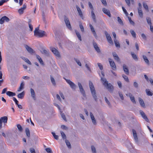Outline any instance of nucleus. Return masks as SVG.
I'll use <instances>...</instances> for the list:
<instances>
[{
	"label": "nucleus",
	"mask_w": 153,
	"mask_h": 153,
	"mask_svg": "<svg viewBox=\"0 0 153 153\" xmlns=\"http://www.w3.org/2000/svg\"><path fill=\"white\" fill-rule=\"evenodd\" d=\"M143 58L145 62L148 65H149V63L148 59L147 57L144 55L143 56Z\"/></svg>",
	"instance_id": "72a5a7b5"
},
{
	"label": "nucleus",
	"mask_w": 153,
	"mask_h": 153,
	"mask_svg": "<svg viewBox=\"0 0 153 153\" xmlns=\"http://www.w3.org/2000/svg\"><path fill=\"white\" fill-rule=\"evenodd\" d=\"M74 60L79 66H81V64L79 60L74 58Z\"/></svg>",
	"instance_id": "5fc2aeb1"
},
{
	"label": "nucleus",
	"mask_w": 153,
	"mask_h": 153,
	"mask_svg": "<svg viewBox=\"0 0 153 153\" xmlns=\"http://www.w3.org/2000/svg\"><path fill=\"white\" fill-rule=\"evenodd\" d=\"M112 54L114 57V59L115 60L118 62L120 61V59L116 52H113Z\"/></svg>",
	"instance_id": "aec40b11"
},
{
	"label": "nucleus",
	"mask_w": 153,
	"mask_h": 153,
	"mask_svg": "<svg viewBox=\"0 0 153 153\" xmlns=\"http://www.w3.org/2000/svg\"><path fill=\"white\" fill-rule=\"evenodd\" d=\"M7 117L6 116H4L2 117H1L0 119V120H1V122L2 123L3 122L4 123H7Z\"/></svg>",
	"instance_id": "412c9836"
},
{
	"label": "nucleus",
	"mask_w": 153,
	"mask_h": 153,
	"mask_svg": "<svg viewBox=\"0 0 153 153\" xmlns=\"http://www.w3.org/2000/svg\"><path fill=\"white\" fill-rule=\"evenodd\" d=\"M105 34L108 42L110 44H113V42L110 34H109L106 31H105Z\"/></svg>",
	"instance_id": "1a4fd4ad"
},
{
	"label": "nucleus",
	"mask_w": 153,
	"mask_h": 153,
	"mask_svg": "<svg viewBox=\"0 0 153 153\" xmlns=\"http://www.w3.org/2000/svg\"><path fill=\"white\" fill-rule=\"evenodd\" d=\"M64 79L66 80V82L70 86V87L71 88L74 90L75 89L76 87V86L74 83L71 82L69 79H67L65 78H64Z\"/></svg>",
	"instance_id": "39448f33"
},
{
	"label": "nucleus",
	"mask_w": 153,
	"mask_h": 153,
	"mask_svg": "<svg viewBox=\"0 0 153 153\" xmlns=\"http://www.w3.org/2000/svg\"><path fill=\"white\" fill-rule=\"evenodd\" d=\"M76 8L77 9V11H78V13H79V16H80L81 18L82 19H84V17H83V16L82 13V11L80 9L77 5L76 6Z\"/></svg>",
	"instance_id": "ddd939ff"
},
{
	"label": "nucleus",
	"mask_w": 153,
	"mask_h": 153,
	"mask_svg": "<svg viewBox=\"0 0 153 153\" xmlns=\"http://www.w3.org/2000/svg\"><path fill=\"white\" fill-rule=\"evenodd\" d=\"M13 100L15 102L16 104L17 105H18L19 103L18 101L17 100L16 98L15 97H13Z\"/></svg>",
	"instance_id": "338daca9"
},
{
	"label": "nucleus",
	"mask_w": 153,
	"mask_h": 153,
	"mask_svg": "<svg viewBox=\"0 0 153 153\" xmlns=\"http://www.w3.org/2000/svg\"><path fill=\"white\" fill-rule=\"evenodd\" d=\"M3 17V18H4V21H5L6 22H8L9 21V20H10L7 17L5 16H4Z\"/></svg>",
	"instance_id": "6e6d98bb"
},
{
	"label": "nucleus",
	"mask_w": 153,
	"mask_h": 153,
	"mask_svg": "<svg viewBox=\"0 0 153 153\" xmlns=\"http://www.w3.org/2000/svg\"><path fill=\"white\" fill-rule=\"evenodd\" d=\"M105 100L106 102L107 103L108 105L109 106H110L111 105L110 102L108 100L107 98L106 97H105Z\"/></svg>",
	"instance_id": "69168bd1"
},
{
	"label": "nucleus",
	"mask_w": 153,
	"mask_h": 153,
	"mask_svg": "<svg viewBox=\"0 0 153 153\" xmlns=\"http://www.w3.org/2000/svg\"><path fill=\"white\" fill-rule=\"evenodd\" d=\"M25 132L27 136L28 137H30V131L29 129L28 128H25Z\"/></svg>",
	"instance_id": "cd10ccee"
},
{
	"label": "nucleus",
	"mask_w": 153,
	"mask_h": 153,
	"mask_svg": "<svg viewBox=\"0 0 153 153\" xmlns=\"http://www.w3.org/2000/svg\"><path fill=\"white\" fill-rule=\"evenodd\" d=\"M89 26L94 36L97 39V36L94 28L92 25L91 24L89 25Z\"/></svg>",
	"instance_id": "9d476101"
},
{
	"label": "nucleus",
	"mask_w": 153,
	"mask_h": 153,
	"mask_svg": "<svg viewBox=\"0 0 153 153\" xmlns=\"http://www.w3.org/2000/svg\"><path fill=\"white\" fill-rule=\"evenodd\" d=\"M31 21V20H29V22H28V25H29V27L30 28V30L31 31H32L33 30V27L32 25L30 24Z\"/></svg>",
	"instance_id": "de8ad7c7"
},
{
	"label": "nucleus",
	"mask_w": 153,
	"mask_h": 153,
	"mask_svg": "<svg viewBox=\"0 0 153 153\" xmlns=\"http://www.w3.org/2000/svg\"><path fill=\"white\" fill-rule=\"evenodd\" d=\"M128 18L130 23L132 25H134V23L131 20V18L129 17H128Z\"/></svg>",
	"instance_id": "e2e57ef3"
},
{
	"label": "nucleus",
	"mask_w": 153,
	"mask_h": 153,
	"mask_svg": "<svg viewBox=\"0 0 153 153\" xmlns=\"http://www.w3.org/2000/svg\"><path fill=\"white\" fill-rule=\"evenodd\" d=\"M30 151L31 153H36L34 149L33 148H30Z\"/></svg>",
	"instance_id": "680f3d73"
},
{
	"label": "nucleus",
	"mask_w": 153,
	"mask_h": 153,
	"mask_svg": "<svg viewBox=\"0 0 153 153\" xmlns=\"http://www.w3.org/2000/svg\"><path fill=\"white\" fill-rule=\"evenodd\" d=\"M123 70L125 73L127 74H129V70L127 66L125 64L123 65Z\"/></svg>",
	"instance_id": "4be33fe9"
},
{
	"label": "nucleus",
	"mask_w": 153,
	"mask_h": 153,
	"mask_svg": "<svg viewBox=\"0 0 153 153\" xmlns=\"http://www.w3.org/2000/svg\"><path fill=\"white\" fill-rule=\"evenodd\" d=\"M93 45L94 46V47L96 50V51L98 52V53H100V50L99 48V47L98 46V45L97 43L95 42L94 41H93Z\"/></svg>",
	"instance_id": "9b49d317"
},
{
	"label": "nucleus",
	"mask_w": 153,
	"mask_h": 153,
	"mask_svg": "<svg viewBox=\"0 0 153 153\" xmlns=\"http://www.w3.org/2000/svg\"><path fill=\"white\" fill-rule=\"evenodd\" d=\"M146 92L147 95L148 96H152L153 95V93L149 89H146Z\"/></svg>",
	"instance_id": "c756f323"
},
{
	"label": "nucleus",
	"mask_w": 153,
	"mask_h": 153,
	"mask_svg": "<svg viewBox=\"0 0 153 153\" xmlns=\"http://www.w3.org/2000/svg\"><path fill=\"white\" fill-rule=\"evenodd\" d=\"M52 134L54 137V138L56 140H58L59 139V137L58 135H56L55 133L52 132Z\"/></svg>",
	"instance_id": "603ef678"
},
{
	"label": "nucleus",
	"mask_w": 153,
	"mask_h": 153,
	"mask_svg": "<svg viewBox=\"0 0 153 153\" xmlns=\"http://www.w3.org/2000/svg\"><path fill=\"white\" fill-rule=\"evenodd\" d=\"M25 95V93L24 91H23L21 93L18 94L17 95V97L19 98L22 99L23 98Z\"/></svg>",
	"instance_id": "7c9ffc66"
},
{
	"label": "nucleus",
	"mask_w": 153,
	"mask_h": 153,
	"mask_svg": "<svg viewBox=\"0 0 153 153\" xmlns=\"http://www.w3.org/2000/svg\"><path fill=\"white\" fill-rule=\"evenodd\" d=\"M143 6L144 8L146 9V10L148 11V7L147 4L145 3L144 2L143 3Z\"/></svg>",
	"instance_id": "3c124183"
},
{
	"label": "nucleus",
	"mask_w": 153,
	"mask_h": 153,
	"mask_svg": "<svg viewBox=\"0 0 153 153\" xmlns=\"http://www.w3.org/2000/svg\"><path fill=\"white\" fill-rule=\"evenodd\" d=\"M90 117L91 119L92 120V123L94 125H96L97 124L96 120L94 117V116L92 113L91 112L90 113Z\"/></svg>",
	"instance_id": "5701e85b"
},
{
	"label": "nucleus",
	"mask_w": 153,
	"mask_h": 153,
	"mask_svg": "<svg viewBox=\"0 0 153 153\" xmlns=\"http://www.w3.org/2000/svg\"><path fill=\"white\" fill-rule=\"evenodd\" d=\"M102 10L109 17H111V14L110 12L108 10L105 8H102Z\"/></svg>",
	"instance_id": "6ab92c4d"
},
{
	"label": "nucleus",
	"mask_w": 153,
	"mask_h": 153,
	"mask_svg": "<svg viewBox=\"0 0 153 153\" xmlns=\"http://www.w3.org/2000/svg\"><path fill=\"white\" fill-rule=\"evenodd\" d=\"M130 32L133 37L134 38H136V34L135 32L133 30H130Z\"/></svg>",
	"instance_id": "79ce46f5"
},
{
	"label": "nucleus",
	"mask_w": 153,
	"mask_h": 153,
	"mask_svg": "<svg viewBox=\"0 0 153 153\" xmlns=\"http://www.w3.org/2000/svg\"><path fill=\"white\" fill-rule=\"evenodd\" d=\"M117 21L119 23L120 25H123V23L122 20L119 17H117Z\"/></svg>",
	"instance_id": "37998d69"
},
{
	"label": "nucleus",
	"mask_w": 153,
	"mask_h": 153,
	"mask_svg": "<svg viewBox=\"0 0 153 153\" xmlns=\"http://www.w3.org/2000/svg\"><path fill=\"white\" fill-rule=\"evenodd\" d=\"M146 20L148 24L149 25H152V24L151 19L149 17H147L146 18Z\"/></svg>",
	"instance_id": "8fccbe9b"
},
{
	"label": "nucleus",
	"mask_w": 153,
	"mask_h": 153,
	"mask_svg": "<svg viewBox=\"0 0 153 153\" xmlns=\"http://www.w3.org/2000/svg\"><path fill=\"white\" fill-rule=\"evenodd\" d=\"M30 93L31 95V96L33 98V99L34 100H36V94L35 92V91L32 88H31L30 89Z\"/></svg>",
	"instance_id": "a211bd4d"
},
{
	"label": "nucleus",
	"mask_w": 153,
	"mask_h": 153,
	"mask_svg": "<svg viewBox=\"0 0 153 153\" xmlns=\"http://www.w3.org/2000/svg\"><path fill=\"white\" fill-rule=\"evenodd\" d=\"M60 133L62 138L63 139H66V137L64 133L62 131H60Z\"/></svg>",
	"instance_id": "49530a36"
},
{
	"label": "nucleus",
	"mask_w": 153,
	"mask_h": 153,
	"mask_svg": "<svg viewBox=\"0 0 153 153\" xmlns=\"http://www.w3.org/2000/svg\"><path fill=\"white\" fill-rule=\"evenodd\" d=\"M34 33L35 36H38L39 37H42L45 35V32L42 30H39L38 27L35 28Z\"/></svg>",
	"instance_id": "7ed1b4c3"
},
{
	"label": "nucleus",
	"mask_w": 153,
	"mask_h": 153,
	"mask_svg": "<svg viewBox=\"0 0 153 153\" xmlns=\"http://www.w3.org/2000/svg\"><path fill=\"white\" fill-rule=\"evenodd\" d=\"M127 96H129L131 102L134 103H136V101L134 96L131 93H129L128 94L126 95Z\"/></svg>",
	"instance_id": "f3484780"
},
{
	"label": "nucleus",
	"mask_w": 153,
	"mask_h": 153,
	"mask_svg": "<svg viewBox=\"0 0 153 153\" xmlns=\"http://www.w3.org/2000/svg\"><path fill=\"white\" fill-rule=\"evenodd\" d=\"M24 84L23 82H22L20 84V86L17 90L18 91H20L24 88Z\"/></svg>",
	"instance_id": "c9c22d12"
},
{
	"label": "nucleus",
	"mask_w": 153,
	"mask_h": 153,
	"mask_svg": "<svg viewBox=\"0 0 153 153\" xmlns=\"http://www.w3.org/2000/svg\"><path fill=\"white\" fill-rule=\"evenodd\" d=\"M122 76L126 81L128 82H129V79L127 76L125 74H123Z\"/></svg>",
	"instance_id": "09e8293b"
},
{
	"label": "nucleus",
	"mask_w": 153,
	"mask_h": 153,
	"mask_svg": "<svg viewBox=\"0 0 153 153\" xmlns=\"http://www.w3.org/2000/svg\"><path fill=\"white\" fill-rule=\"evenodd\" d=\"M101 80L103 82L104 86L108 90L110 93H112L113 91L114 86L110 83H108V81L107 79L101 77Z\"/></svg>",
	"instance_id": "f257e3e1"
},
{
	"label": "nucleus",
	"mask_w": 153,
	"mask_h": 153,
	"mask_svg": "<svg viewBox=\"0 0 153 153\" xmlns=\"http://www.w3.org/2000/svg\"><path fill=\"white\" fill-rule=\"evenodd\" d=\"M25 47L27 51L30 53H33L34 52V51L28 45H25Z\"/></svg>",
	"instance_id": "dca6fc26"
},
{
	"label": "nucleus",
	"mask_w": 153,
	"mask_h": 153,
	"mask_svg": "<svg viewBox=\"0 0 153 153\" xmlns=\"http://www.w3.org/2000/svg\"><path fill=\"white\" fill-rule=\"evenodd\" d=\"M75 33L76 34V35H77V37L80 40V41L82 40V39L81 36V35H80L78 31H77L76 30H75Z\"/></svg>",
	"instance_id": "f704fd0d"
},
{
	"label": "nucleus",
	"mask_w": 153,
	"mask_h": 153,
	"mask_svg": "<svg viewBox=\"0 0 153 153\" xmlns=\"http://www.w3.org/2000/svg\"><path fill=\"white\" fill-rule=\"evenodd\" d=\"M91 16L92 19H93L94 22L96 23L97 20L96 19V16L95 14L93 11V10H91Z\"/></svg>",
	"instance_id": "393cba45"
},
{
	"label": "nucleus",
	"mask_w": 153,
	"mask_h": 153,
	"mask_svg": "<svg viewBox=\"0 0 153 153\" xmlns=\"http://www.w3.org/2000/svg\"><path fill=\"white\" fill-rule=\"evenodd\" d=\"M26 4H24L23 5V7H21L18 10V12L20 14H22L23 13L24 10L26 9Z\"/></svg>",
	"instance_id": "2eb2a0df"
},
{
	"label": "nucleus",
	"mask_w": 153,
	"mask_h": 153,
	"mask_svg": "<svg viewBox=\"0 0 153 153\" xmlns=\"http://www.w3.org/2000/svg\"><path fill=\"white\" fill-rule=\"evenodd\" d=\"M17 127L19 130V131L21 132H22V131H23V128L22 127V126L19 124H17Z\"/></svg>",
	"instance_id": "c03bdc74"
},
{
	"label": "nucleus",
	"mask_w": 153,
	"mask_h": 153,
	"mask_svg": "<svg viewBox=\"0 0 153 153\" xmlns=\"http://www.w3.org/2000/svg\"><path fill=\"white\" fill-rule=\"evenodd\" d=\"M89 83L90 88L92 96L95 100L97 102V98L96 95V91L95 90L93 84L92 82L90 81H89Z\"/></svg>",
	"instance_id": "f03ea898"
},
{
	"label": "nucleus",
	"mask_w": 153,
	"mask_h": 153,
	"mask_svg": "<svg viewBox=\"0 0 153 153\" xmlns=\"http://www.w3.org/2000/svg\"><path fill=\"white\" fill-rule=\"evenodd\" d=\"M36 58L38 60H39V62L40 63V64L43 65H44V62L41 58V57L38 55H36Z\"/></svg>",
	"instance_id": "a878e982"
},
{
	"label": "nucleus",
	"mask_w": 153,
	"mask_h": 153,
	"mask_svg": "<svg viewBox=\"0 0 153 153\" xmlns=\"http://www.w3.org/2000/svg\"><path fill=\"white\" fill-rule=\"evenodd\" d=\"M79 25L81 31L82 32H84V28L81 22H79Z\"/></svg>",
	"instance_id": "4c0bfd02"
},
{
	"label": "nucleus",
	"mask_w": 153,
	"mask_h": 153,
	"mask_svg": "<svg viewBox=\"0 0 153 153\" xmlns=\"http://www.w3.org/2000/svg\"><path fill=\"white\" fill-rule=\"evenodd\" d=\"M78 85L81 93L83 97L86 99V95L85 94V92L80 82H78Z\"/></svg>",
	"instance_id": "423d86ee"
},
{
	"label": "nucleus",
	"mask_w": 153,
	"mask_h": 153,
	"mask_svg": "<svg viewBox=\"0 0 153 153\" xmlns=\"http://www.w3.org/2000/svg\"><path fill=\"white\" fill-rule=\"evenodd\" d=\"M108 60L112 69L113 70H116V67L114 62L112 59L110 58L108 59Z\"/></svg>",
	"instance_id": "0eeeda50"
},
{
	"label": "nucleus",
	"mask_w": 153,
	"mask_h": 153,
	"mask_svg": "<svg viewBox=\"0 0 153 153\" xmlns=\"http://www.w3.org/2000/svg\"><path fill=\"white\" fill-rule=\"evenodd\" d=\"M114 42L115 44L116 47L117 48H120V43L116 39H114Z\"/></svg>",
	"instance_id": "473e14b6"
},
{
	"label": "nucleus",
	"mask_w": 153,
	"mask_h": 153,
	"mask_svg": "<svg viewBox=\"0 0 153 153\" xmlns=\"http://www.w3.org/2000/svg\"><path fill=\"white\" fill-rule=\"evenodd\" d=\"M139 101V102L140 103V105L141 107L143 108H145V105L143 99H142L141 98L139 97L138 98Z\"/></svg>",
	"instance_id": "b1692460"
},
{
	"label": "nucleus",
	"mask_w": 153,
	"mask_h": 153,
	"mask_svg": "<svg viewBox=\"0 0 153 153\" xmlns=\"http://www.w3.org/2000/svg\"><path fill=\"white\" fill-rule=\"evenodd\" d=\"M138 12L139 13V16L141 18H143V13L142 12V11L141 9H138Z\"/></svg>",
	"instance_id": "58836bf2"
},
{
	"label": "nucleus",
	"mask_w": 153,
	"mask_h": 153,
	"mask_svg": "<svg viewBox=\"0 0 153 153\" xmlns=\"http://www.w3.org/2000/svg\"><path fill=\"white\" fill-rule=\"evenodd\" d=\"M131 54L133 58L135 61H137L138 60V58L135 54H134L133 53L131 52Z\"/></svg>",
	"instance_id": "2f4dec72"
},
{
	"label": "nucleus",
	"mask_w": 153,
	"mask_h": 153,
	"mask_svg": "<svg viewBox=\"0 0 153 153\" xmlns=\"http://www.w3.org/2000/svg\"><path fill=\"white\" fill-rule=\"evenodd\" d=\"M132 131L134 140L135 141V142L137 143H138V138L137 136L136 132L135 130L133 129L132 130Z\"/></svg>",
	"instance_id": "f8f14e48"
},
{
	"label": "nucleus",
	"mask_w": 153,
	"mask_h": 153,
	"mask_svg": "<svg viewBox=\"0 0 153 153\" xmlns=\"http://www.w3.org/2000/svg\"><path fill=\"white\" fill-rule=\"evenodd\" d=\"M91 148L93 153H97L96 148L94 146H91Z\"/></svg>",
	"instance_id": "a18cd8bd"
},
{
	"label": "nucleus",
	"mask_w": 153,
	"mask_h": 153,
	"mask_svg": "<svg viewBox=\"0 0 153 153\" xmlns=\"http://www.w3.org/2000/svg\"><path fill=\"white\" fill-rule=\"evenodd\" d=\"M64 20L66 26L67 28H68L69 30H71L72 29V28L70 21L69 20L68 18L65 16V17L64 18Z\"/></svg>",
	"instance_id": "6e6552de"
},
{
	"label": "nucleus",
	"mask_w": 153,
	"mask_h": 153,
	"mask_svg": "<svg viewBox=\"0 0 153 153\" xmlns=\"http://www.w3.org/2000/svg\"><path fill=\"white\" fill-rule=\"evenodd\" d=\"M65 142L67 146L68 147L69 149H71V143H70V142H69V141L68 140L66 139L65 140Z\"/></svg>",
	"instance_id": "e433bc0d"
},
{
	"label": "nucleus",
	"mask_w": 153,
	"mask_h": 153,
	"mask_svg": "<svg viewBox=\"0 0 153 153\" xmlns=\"http://www.w3.org/2000/svg\"><path fill=\"white\" fill-rule=\"evenodd\" d=\"M61 128L65 130H67L68 129V128L65 125H62L61 126Z\"/></svg>",
	"instance_id": "052dcab7"
},
{
	"label": "nucleus",
	"mask_w": 153,
	"mask_h": 153,
	"mask_svg": "<svg viewBox=\"0 0 153 153\" xmlns=\"http://www.w3.org/2000/svg\"><path fill=\"white\" fill-rule=\"evenodd\" d=\"M50 49L52 52L56 56L58 57H60V53L56 49L53 47H50Z\"/></svg>",
	"instance_id": "20e7f679"
},
{
	"label": "nucleus",
	"mask_w": 153,
	"mask_h": 153,
	"mask_svg": "<svg viewBox=\"0 0 153 153\" xmlns=\"http://www.w3.org/2000/svg\"><path fill=\"white\" fill-rule=\"evenodd\" d=\"M140 114L143 118L147 122H149V120L148 118L146 116L145 113L142 111H140Z\"/></svg>",
	"instance_id": "4468645a"
},
{
	"label": "nucleus",
	"mask_w": 153,
	"mask_h": 153,
	"mask_svg": "<svg viewBox=\"0 0 153 153\" xmlns=\"http://www.w3.org/2000/svg\"><path fill=\"white\" fill-rule=\"evenodd\" d=\"M141 37L143 39L146 40V37L144 33H142L141 35Z\"/></svg>",
	"instance_id": "774afa93"
},
{
	"label": "nucleus",
	"mask_w": 153,
	"mask_h": 153,
	"mask_svg": "<svg viewBox=\"0 0 153 153\" xmlns=\"http://www.w3.org/2000/svg\"><path fill=\"white\" fill-rule=\"evenodd\" d=\"M42 53L47 56H49V52L46 50H44Z\"/></svg>",
	"instance_id": "a19ab883"
},
{
	"label": "nucleus",
	"mask_w": 153,
	"mask_h": 153,
	"mask_svg": "<svg viewBox=\"0 0 153 153\" xmlns=\"http://www.w3.org/2000/svg\"><path fill=\"white\" fill-rule=\"evenodd\" d=\"M51 79L52 84L54 86L56 85V83L54 79L51 76Z\"/></svg>",
	"instance_id": "ea45409f"
},
{
	"label": "nucleus",
	"mask_w": 153,
	"mask_h": 153,
	"mask_svg": "<svg viewBox=\"0 0 153 153\" xmlns=\"http://www.w3.org/2000/svg\"><path fill=\"white\" fill-rule=\"evenodd\" d=\"M97 65H98L99 67V68L100 69V70H103V67L102 65V64L101 63H97Z\"/></svg>",
	"instance_id": "13d9d810"
},
{
	"label": "nucleus",
	"mask_w": 153,
	"mask_h": 153,
	"mask_svg": "<svg viewBox=\"0 0 153 153\" xmlns=\"http://www.w3.org/2000/svg\"><path fill=\"white\" fill-rule=\"evenodd\" d=\"M88 5L90 8L91 10H93L94 8L93 6L90 2H88Z\"/></svg>",
	"instance_id": "bf43d9fd"
},
{
	"label": "nucleus",
	"mask_w": 153,
	"mask_h": 153,
	"mask_svg": "<svg viewBox=\"0 0 153 153\" xmlns=\"http://www.w3.org/2000/svg\"><path fill=\"white\" fill-rule=\"evenodd\" d=\"M21 58L23 59L25 62L27 63L28 64L30 65H31V63L28 60V59L22 56Z\"/></svg>",
	"instance_id": "c85d7f7f"
},
{
	"label": "nucleus",
	"mask_w": 153,
	"mask_h": 153,
	"mask_svg": "<svg viewBox=\"0 0 153 153\" xmlns=\"http://www.w3.org/2000/svg\"><path fill=\"white\" fill-rule=\"evenodd\" d=\"M6 94L9 97H13L15 96L16 95L15 93H14L10 91H8L7 92Z\"/></svg>",
	"instance_id": "bb28decb"
},
{
	"label": "nucleus",
	"mask_w": 153,
	"mask_h": 153,
	"mask_svg": "<svg viewBox=\"0 0 153 153\" xmlns=\"http://www.w3.org/2000/svg\"><path fill=\"white\" fill-rule=\"evenodd\" d=\"M46 151L48 153H51L52 151L50 148H47L45 149Z\"/></svg>",
	"instance_id": "0e129e2a"
},
{
	"label": "nucleus",
	"mask_w": 153,
	"mask_h": 153,
	"mask_svg": "<svg viewBox=\"0 0 153 153\" xmlns=\"http://www.w3.org/2000/svg\"><path fill=\"white\" fill-rule=\"evenodd\" d=\"M122 9H123L124 12V13L126 15V16H128V12H127L126 9L124 7H122Z\"/></svg>",
	"instance_id": "4d7b16f0"
},
{
	"label": "nucleus",
	"mask_w": 153,
	"mask_h": 153,
	"mask_svg": "<svg viewBox=\"0 0 153 153\" xmlns=\"http://www.w3.org/2000/svg\"><path fill=\"white\" fill-rule=\"evenodd\" d=\"M61 115L62 117L63 118V119L65 121H67V120L65 116V115L64 114V113H61Z\"/></svg>",
	"instance_id": "864d4df0"
}]
</instances>
